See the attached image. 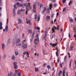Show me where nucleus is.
Here are the masks:
<instances>
[{"instance_id":"nucleus-62","label":"nucleus","mask_w":76,"mask_h":76,"mask_svg":"<svg viewBox=\"0 0 76 76\" xmlns=\"http://www.w3.org/2000/svg\"><path fill=\"white\" fill-rule=\"evenodd\" d=\"M6 55H4V58H6Z\"/></svg>"},{"instance_id":"nucleus-38","label":"nucleus","mask_w":76,"mask_h":76,"mask_svg":"<svg viewBox=\"0 0 76 76\" xmlns=\"http://www.w3.org/2000/svg\"><path fill=\"white\" fill-rule=\"evenodd\" d=\"M73 48V46H71L70 48V51H72V49Z\"/></svg>"},{"instance_id":"nucleus-25","label":"nucleus","mask_w":76,"mask_h":76,"mask_svg":"<svg viewBox=\"0 0 76 76\" xmlns=\"http://www.w3.org/2000/svg\"><path fill=\"white\" fill-rule=\"evenodd\" d=\"M39 7H40V9H41L43 6V4H41L40 5H39Z\"/></svg>"},{"instance_id":"nucleus-8","label":"nucleus","mask_w":76,"mask_h":76,"mask_svg":"<svg viewBox=\"0 0 76 76\" xmlns=\"http://www.w3.org/2000/svg\"><path fill=\"white\" fill-rule=\"evenodd\" d=\"M22 46L24 48L26 49V47H27V45L26 44H23Z\"/></svg>"},{"instance_id":"nucleus-53","label":"nucleus","mask_w":76,"mask_h":76,"mask_svg":"<svg viewBox=\"0 0 76 76\" xmlns=\"http://www.w3.org/2000/svg\"><path fill=\"white\" fill-rule=\"evenodd\" d=\"M8 20H9V19L8 18V19H7V25H8Z\"/></svg>"},{"instance_id":"nucleus-37","label":"nucleus","mask_w":76,"mask_h":76,"mask_svg":"<svg viewBox=\"0 0 76 76\" xmlns=\"http://www.w3.org/2000/svg\"><path fill=\"white\" fill-rule=\"evenodd\" d=\"M72 64V62L71 61H70V63L69 64V67H71V65Z\"/></svg>"},{"instance_id":"nucleus-61","label":"nucleus","mask_w":76,"mask_h":76,"mask_svg":"<svg viewBox=\"0 0 76 76\" xmlns=\"http://www.w3.org/2000/svg\"><path fill=\"white\" fill-rule=\"evenodd\" d=\"M44 13H45V11L44 10L42 12V14H44Z\"/></svg>"},{"instance_id":"nucleus-39","label":"nucleus","mask_w":76,"mask_h":76,"mask_svg":"<svg viewBox=\"0 0 76 76\" xmlns=\"http://www.w3.org/2000/svg\"><path fill=\"white\" fill-rule=\"evenodd\" d=\"M70 21L71 22H73V19H70Z\"/></svg>"},{"instance_id":"nucleus-3","label":"nucleus","mask_w":76,"mask_h":76,"mask_svg":"<svg viewBox=\"0 0 76 76\" xmlns=\"http://www.w3.org/2000/svg\"><path fill=\"white\" fill-rule=\"evenodd\" d=\"M54 29H56V30H57V27H56L55 26H53V27L52 28V33L53 32H55V30H54Z\"/></svg>"},{"instance_id":"nucleus-11","label":"nucleus","mask_w":76,"mask_h":76,"mask_svg":"<svg viewBox=\"0 0 76 76\" xmlns=\"http://www.w3.org/2000/svg\"><path fill=\"white\" fill-rule=\"evenodd\" d=\"M57 49V51L56 52V56H58V53L59 51L58 50V49L57 48H56Z\"/></svg>"},{"instance_id":"nucleus-24","label":"nucleus","mask_w":76,"mask_h":76,"mask_svg":"<svg viewBox=\"0 0 76 76\" xmlns=\"http://www.w3.org/2000/svg\"><path fill=\"white\" fill-rule=\"evenodd\" d=\"M15 56L14 55H12V60H14L15 59Z\"/></svg>"},{"instance_id":"nucleus-52","label":"nucleus","mask_w":76,"mask_h":76,"mask_svg":"<svg viewBox=\"0 0 76 76\" xmlns=\"http://www.w3.org/2000/svg\"><path fill=\"white\" fill-rule=\"evenodd\" d=\"M2 25H3V24L2 23L0 22V26H2Z\"/></svg>"},{"instance_id":"nucleus-9","label":"nucleus","mask_w":76,"mask_h":76,"mask_svg":"<svg viewBox=\"0 0 76 76\" xmlns=\"http://www.w3.org/2000/svg\"><path fill=\"white\" fill-rule=\"evenodd\" d=\"M19 42H20V39L18 38L16 40V44H19Z\"/></svg>"},{"instance_id":"nucleus-27","label":"nucleus","mask_w":76,"mask_h":76,"mask_svg":"<svg viewBox=\"0 0 76 76\" xmlns=\"http://www.w3.org/2000/svg\"><path fill=\"white\" fill-rule=\"evenodd\" d=\"M17 45L18 47H20V46H22V44L20 43Z\"/></svg>"},{"instance_id":"nucleus-1","label":"nucleus","mask_w":76,"mask_h":76,"mask_svg":"<svg viewBox=\"0 0 76 76\" xmlns=\"http://www.w3.org/2000/svg\"><path fill=\"white\" fill-rule=\"evenodd\" d=\"M28 6H26V14L27 15V12H28V11H29V9H31V5H30V4H31V3H28Z\"/></svg>"},{"instance_id":"nucleus-28","label":"nucleus","mask_w":76,"mask_h":76,"mask_svg":"<svg viewBox=\"0 0 76 76\" xmlns=\"http://www.w3.org/2000/svg\"><path fill=\"white\" fill-rule=\"evenodd\" d=\"M14 67L15 69H18V65H14Z\"/></svg>"},{"instance_id":"nucleus-43","label":"nucleus","mask_w":76,"mask_h":76,"mask_svg":"<svg viewBox=\"0 0 76 76\" xmlns=\"http://www.w3.org/2000/svg\"><path fill=\"white\" fill-rule=\"evenodd\" d=\"M18 76H21V74L19 72L18 74Z\"/></svg>"},{"instance_id":"nucleus-36","label":"nucleus","mask_w":76,"mask_h":76,"mask_svg":"<svg viewBox=\"0 0 76 76\" xmlns=\"http://www.w3.org/2000/svg\"><path fill=\"white\" fill-rule=\"evenodd\" d=\"M34 19H37V15H35Z\"/></svg>"},{"instance_id":"nucleus-40","label":"nucleus","mask_w":76,"mask_h":76,"mask_svg":"<svg viewBox=\"0 0 76 76\" xmlns=\"http://www.w3.org/2000/svg\"><path fill=\"white\" fill-rule=\"evenodd\" d=\"M47 13H50V10H49V8H48V10H47Z\"/></svg>"},{"instance_id":"nucleus-35","label":"nucleus","mask_w":76,"mask_h":76,"mask_svg":"<svg viewBox=\"0 0 76 76\" xmlns=\"http://www.w3.org/2000/svg\"><path fill=\"white\" fill-rule=\"evenodd\" d=\"M33 8V9H36V5H35V4H34Z\"/></svg>"},{"instance_id":"nucleus-49","label":"nucleus","mask_w":76,"mask_h":76,"mask_svg":"<svg viewBox=\"0 0 76 76\" xmlns=\"http://www.w3.org/2000/svg\"><path fill=\"white\" fill-rule=\"evenodd\" d=\"M50 1H53V2H56V0H50Z\"/></svg>"},{"instance_id":"nucleus-13","label":"nucleus","mask_w":76,"mask_h":76,"mask_svg":"<svg viewBox=\"0 0 76 76\" xmlns=\"http://www.w3.org/2000/svg\"><path fill=\"white\" fill-rule=\"evenodd\" d=\"M18 23H22V20H21L20 19H18Z\"/></svg>"},{"instance_id":"nucleus-18","label":"nucleus","mask_w":76,"mask_h":76,"mask_svg":"<svg viewBox=\"0 0 76 76\" xmlns=\"http://www.w3.org/2000/svg\"><path fill=\"white\" fill-rule=\"evenodd\" d=\"M0 5L1 6H3V1H2V0H0Z\"/></svg>"},{"instance_id":"nucleus-29","label":"nucleus","mask_w":76,"mask_h":76,"mask_svg":"<svg viewBox=\"0 0 76 76\" xmlns=\"http://www.w3.org/2000/svg\"><path fill=\"white\" fill-rule=\"evenodd\" d=\"M52 4H50L49 7H50V9H51L52 8Z\"/></svg>"},{"instance_id":"nucleus-10","label":"nucleus","mask_w":76,"mask_h":76,"mask_svg":"<svg viewBox=\"0 0 76 76\" xmlns=\"http://www.w3.org/2000/svg\"><path fill=\"white\" fill-rule=\"evenodd\" d=\"M50 16H46V19L47 20H50Z\"/></svg>"},{"instance_id":"nucleus-55","label":"nucleus","mask_w":76,"mask_h":76,"mask_svg":"<svg viewBox=\"0 0 76 76\" xmlns=\"http://www.w3.org/2000/svg\"><path fill=\"white\" fill-rule=\"evenodd\" d=\"M54 7H57V4H54Z\"/></svg>"},{"instance_id":"nucleus-56","label":"nucleus","mask_w":76,"mask_h":76,"mask_svg":"<svg viewBox=\"0 0 76 76\" xmlns=\"http://www.w3.org/2000/svg\"><path fill=\"white\" fill-rule=\"evenodd\" d=\"M65 2H66V0H63V3H65Z\"/></svg>"},{"instance_id":"nucleus-60","label":"nucleus","mask_w":76,"mask_h":76,"mask_svg":"<svg viewBox=\"0 0 76 76\" xmlns=\"http://www.w3.org/2000/svg\"><path fill=\"white\" fill-rule=\"evenodd\" d=\"M54 16V14H53L52 15V18H53Z\"/></svg>"},{"instance_id":"nucleus-26","label":"nucleus","mask_w":76,"mask_h":76,"mask_svg":"<svg viewBox=\"0 0 76 76\" xmlns=\"http://www.w3.org/2000/svg\"><path fill=\"white\" fill-rule=\"evenodd\" d=\"M63 76H65V75H64L65 74V71L64 70H63Z\"/></svg>"},{"instance_id":"nucleus-34","label":"nucleus","mask_w":76,"mask_h":76,"mask_svg":"<svg viewBox=\"0 0 76 76\" xmlns=\"http://www.w3.org/2000/svg\"><path fill=\"white\" fill-rule=\"evenodd\" d=\"M72 1H70L69 3V6L70 5V4H72Z\"/></svg>"},{"instance_id":"nucleus-12","label":"nucleus","mask_w":76,"mask_h":76,"mask_svg":"<svg viewBox=\"0 0 76 76\" xmlns=\"http://www.w3.org/2000/svg\"><path fill=\"white\" fill-rule=\"evenodd\" d=\"M19 73V72L18 70L17 69H15V74H18Z\"/></svg>"},{"instance_id":"nucleus-59","label":"nucleus","mask_w":76,"mask_h":76,"mask_svg":"<svg viewBox=\"0 0 76 76\" xmlns=\"http://www.w3.org/2000/svg\"><path fill=\"white\" fill-rule=\"evenodd\" d=\"M46 10H47V9H46V8L45 7L44 8V11H46Z\"/></svg>"},{"instance_id":"nucleus-22","label":"nucleus","mask_w":76,"mask_h":76,"mask_svg":"<svg viewBox=\"0 0 76 76\" xmlns=\"http://www.w3.org/2000/svg\"><path fill=\"white\" fill-rule=\"evenodd\" d=\"M21 13V12L20 10H19L18 11L17 14L18 15H20Z\"/></svg>"},{"instance_id":"nucleus-42","label":"nucleus","mask_w":76,"mask_h":76,"mask_svg":"<svg viewBox=\"0 0 76 76\" xmlns=\"http://www.w3.org/2000/svg\"><path fill=\"white\" fill-rule=\"evenodd\" d=\"M59 62H60V59L59 58H58L57 60V62L58 63H59Z\"/></svg>"},{"instance_id":"nucleus-7","label":"nucleus","mask_w":76,"mask_h":76,"mask_svg":"<svg viewBox=\"0 0 76 76\" xmlns=\"http://www.w3.org/2000/svg\"><path fill=\"white\" fill-rule=\"evenodd\" d=\"M13 75V72H10V74H9V73L8 74V76H12Z\"/></svg>"},{"instance_id":"nucleus-30","label":"nucleus","mask_w":76,"mask_h":76,"mask_svg":"<svg viewBox=\"0 0 76 76\" xmlns=\"http://www.w3.org/2000/svg\"><path fill=\"white\" fill-rule=\"evenodd\" d=\"M35 72H38V69L37 68H35Z\"/></svg>"},{"instance_id":"nucleus-16","label":"nucleus","mask_w":76,"mask_h":76,"mask_svg":"<svg viewBox=\"0 0 76 76\" xmlns=\"http://www.w3.org/2000/svg\"><path fill=\"white\" fill-rule=\"evenodd\" d=\"M31 20H27V23H29L30 25H31V23L30 22Z\"/></svg>"},{"instance_id":"nucleus-6","label":"nucleus","mask_w":76,"mask_h":76,"mask_svg":"<svg viewBox=\"0 0 76 76\" xmlns=\"http://www.w3.org/2000/svg\"><path fill=\"white\" fill-rule=\"evenodd\" d=\"M50 44L51 45H52V46L53 47H55V46H56L57 45V43H56V44H53L51 43H50Z\"/></svg>"},{"instance_id":"nucleus-63","label":"nucleus","mask_w":76,"mask_h":76,"mask_svg":"<svg viewBox=\"0 0 76 76\" xmlns=\"http://www.w3.org/2000/svg\"><path fill=\"white\" fill-rule=\"evenodd\" d=\"M43 53L44 54H45V50H43Z\"/></svg>"},{"instance_id":"nucleus-23","label":"nucleus","mask_w":76,"mask_h":76,"mask_svg":"<svg viewBox=\"0 0 76 76\" xmlns=\"http://www.w3.org/2000/svg\"><path fill=\"white\" fill-rule=\"evenodd\" d=\"M51 65L52 67L53 68V69H54V64L52 63L51 64Z\"/></svg>"},{"instance_id":"nucleus-45","label":"nucleus","mask_w":76,"mask_h":76,"mask_svg":"<svg viewBox=\"0 0 76 76\" xmlns=\"http://www.w3.org/2000/svg\"><path fill=\"white\" fill-rule=\"evenodd\" d=\"M47 67L48 68V69H50V65H48V66H47Z\"/></svg>"},{"instance_id":"nucleus-54","label":"nucleus","mask_w":76,"mask_h":76,"mask_svg":"<svg viewBox=\"0 0 76 76\" xmlns=\"http://www.w3.org/2000/svg\"><path fill=\"white\" fill-rule=\"evenodd\" d=\"M16 4L17 5V6H19V5L20 4H19V2H17L16 3Z\"/></svg>"},{"instance_id":"nucleus-48","label":"nucleus","mask_w":76,"mask_h":76,"mask_svg":"<svg viewBox=\"0 0 76 76\" xmlns=\"http://www.w3.org/2000/svg\"><path fill=\"white\" fill-rule=\"evenodd\" d=\"M39 20H40V18L39 17V16H38V21H39Z\"/></svg>"},{"instance_id":"nucleus-14","label":"nucleus","mask_w":76,"mask_h":76,"mask_svg":"<svg viewBox=\"0 0 76 76\" xmlns=\"http://www.w3.org/2000/svg\"><path fill=\"white\" fill-rule=\"evenodd\" d=\"M5 30L6 31V32H7V31H8V26H5Z\"/></svg>"},{"instance_id":"nucleus-19","label":"nucleus","mask_w":76,"mask_h":76,"mask_svg":"<svg viewBox=\"0 0 76 76\" xmlns=\"http://www.w3.org/2000/svg\"><path fill=\"white\" fill-rule=\"evenodd\" d=\"M15 53L16 55V56H18V54H19V53L18 52V51H15Z\"/></svg>"},{"instance_id":"nucleus-5","label":"nucleus","mask_w":76,"mask_h":76,"mask_svg":"<svg viewBox=\"0 0 76 76\" xmlns=\"http://www.w3.org/2000/svg\"><path fill=\"white\" fill-rule=\"evenodd\" d=\"M1 46L3 50H4V48H5V44L4 43H2L1 44Z\"/></svg>"},{"instance_id":"nucleus-64","label":"nucleus","mask_w":76,"mask_h":76,"mask_svg":"<svg viewBox=\"0 0 76 76\" xmlns=\"http://www.w3.org/2000/svg\"><path fill=\"white\" fill-rule=\"evenodd\" d=\"M69 38H70V33H69Z\"/></svg>"},{"instance_id":"nucleus-41","label":"nucleus","mask_w":76,"mask_h":76,"mask_svg":"<svg viewBox=\"0 0 76 76\" xmlns=\"http://www.w3.org/2000/svg\"><path fill=\"white\" fill-rule=\"evenodd\" d=\"M66 59H67V56H65L64 58V60L65 62L66 61Z\"/></svg>"},{"instance_id":"nucleus-57","label":"nucleus","mask_w":76,"mask_h":76,"mask_svg":"<svg viewBox=\"0 0 76 76\" xmlns=\"http://www.w3.org/2000/svg\"><path fill=\"white\" fill-rule=\"evenodd\" d=\"M24 6H26V5H28V4H24Z\"/></svg>"},{"instance_id":"nucleus-51","label":"nucleus","mask_w":76,"mask_h":76,"mask_svg":"<svg viewBox=\"0 0 76 76\" xmlns=\"http://www.w3.org/2000/svg\"><path fill=\"white\" fill-rule=\"evenodd\" d=\"M0 29H3V26H0Z\"/></svg>"},{"instance_id":"nucleus-33","label":"nucleus","mask_w":76,"mask_h":76,"mask_svg":"<svg viewBox=\"0 0 76 76\" xmlns=\"http://www.w3.org/2000/svg\"><path fill=\"white\" fill-rule=\"evenodd\" d=\"M36 28L37 30H39V29H40V28H39V27H37L36 28V27H35V29Z\"/></svg>"},{"instance_id":"nucleus-21","label":"nucleus","mask_w":76,"mask_h":76,"mask_svg":"<svg viewBox=\"0 0 76 76\" xmlns=\"http://www.w3.org/2000/svg\"><path fill=\"white\" fill-rule=\"evenodd\" d=\"M53 38H54V40L53 41H54L55 40V39H54V35H52V38L51 39L53 41Z\"/></svg>"},{"instance_id":"nucleus-15","label":"nucleus","mask_w":76,"mask_h":76,"mask_svg":"<svg viewBox=\"0 0 76 76\" xmlns=\"http://www.w3.org/2000/svg\"><path fill=\"white\" fill-rule=\"evenodd\" d=\"M13 16L15 17L16 15V12H15V10H14V9H13Z\"/></svg>"},{"instance_id":"nucleus-44","label":"nucleus","mask_w":76,"mask_h":76,"mask_svg":"<svg viewBox=\"0 0 76 76\" xmlns=\"http://www.w3.org/2000/svg\"><path fill=\"white\" fill-rule=\"evenodd\" d=\"M66 8H65L63 10V12H66Z\"/></svg>"},{"instance_id":"nucleus-20","label":"nucleus","mask_w":76,"mask_h":76,"mask_svg":"<svg viewBox=\"0 0 76 76\" xmlns=\"http://www.w3.org/2000/svg\"><path fill=\"white\" fill-rule=\"evenodd\" d=\"M28 33H30V34H32V30L31 29L28 30Z\"/></svg>"},{"instance_id":"nucleus-2","label":"nucleus","mask_w":76,"mask_h":76,"mask_svg":"<svg viewBox=\"0 0 76 76\" xmlns=\"http://www.w3.org/2000/svg\"><path fill=\"white\" fill-rule=\"evenodd\" d=\"M37 39H35L34 41V44H35V45H36L37 44V42H39V38L38 37V34H37Z\"/></svg>"},{"instance_id":"nucleus-46","label":"nucleus","mask_w":76,"mask_h":76,"mask_svg":"<svg viewBox=\"0 0 76 76\" xmlns=\"http://www.w3.org/2000/svg\"><path fill=\"white\" fill-rule=\"evenodd\" d=\"M13 64H14V66H16L17 65L16 64H17V62H15Z\"/></svg>"},{"instance_id":"nucleus-50","label":"nucleus","mask_w":76,"mask_h":76,"mask_svg":"<svg viewBox=\"0 0 76 76\" xmlns=\"http://www.w3.org/2000/svg\"><path fill=\"white\" fill-rule=\"evenodd\" d=\"M59 73L61 74V73H62V71H61V70H60Z\"/></svg>"},{"instance_id":"nucleus-4","label":"nucleus","mask_w":76,"mask_h":76,"mask_svg":"<svg viewBox=\"0 0 76 76\" xmlns=\"http://www.w3.org/2000/svg\"><path fill=\"white\" fill-rule=\"evenodd\" d=\"M47 34L45 35L44 37L43 38V41L45 42L46 41V38L47 37Z\"/></svg>"},{"instance_id":"nucleus-47","label":"nucleus","mask_w":76,"mask_h":76,"mask_svg":"<svg viewBox=\"0 0 76 76\" xmlns=\"http://www.w3.org/2000/svg\"><path fill=\"white\" fill-rule=\"evenodd\" d=\"M35 9H33V12H36V11H35Z\"/></svg>"},{"instance_id":"nucleus-31","label":"nucleus","mask_w":76,"mask_h":76,"mask_svg":"<svg viewBox=\"0 0 76 76\" xmlns=\"http://www.w3.org/2000/svg\"><path fill=\"white\" fill-rule=\"evenodd\" d=\"M14 10L15 9H17L18 8V7H16V4H15L14 6Z\"/></svg>"},{"instance_id":"nucleus-32","label":"nucleus","mask_w":76,"mask_h":76,"mask_svg":"<svg viewBox=\"0 0 76 76\" xmlns=\"http://www.w3.org/2000/svg\"><path fill=\"white\" fill-rule=\"evenodd\" d=\"M35 34V32L34 31L33 32L32 35V38H34V34Z\"/></svg>"},{"instance_id":"nucleus-58","label":"nucleus","mask_w":76,"mask_h":76,"mask_svg":"<svg viewBox=\"0 0 76 76\" xmlns=\"http://www.w3.org/2000/svg\"><path fill=\"white\" fill-rule=\"evenodd\" d=\"M32 39H34V38H32V37L31 39H30V42H32Z\"/></svg>"},{"instance_id":"nucleus-17","label":"nucleus","mask_w":76,"mask_h":76,"mask_svg":"<svg viewBox=\"0 0 76 76\" xmlns=\"http://www.w3.org/2000/svg\"><path fill=\"white\" fill-rule=\"evenodd\" d=\"M26 54V55H27V57H29V54H28V52H25L24 53H23L24 56Z\"/></svg>"}]
</instances>
